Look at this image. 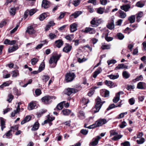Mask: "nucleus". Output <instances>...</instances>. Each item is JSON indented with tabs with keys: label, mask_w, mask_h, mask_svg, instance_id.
<instances>
[{
	"label": "nucleus",
	"mask_w": 146,
	"mask_h": 146,
	"mask_svg": "<svg viewBox=\"0 0 146 146\" xmlns=\"http://www.w3.org/2000/svg\"><path fill=\"white\" fill-rule=\"evenodd\" d=\"M60 57V55H54L52 56L49 61L50 66L52 68L55 67L56 65L57 61Z\"/></svg>",
	"instance_id": "f257e3e1"
},
{
	"label": "nucleus",
	"mask_w": 146,
	"mask_h": 146,
	"mask_svg": "<svg viewBox=\"0 0 146 146\" xmlns=\"http://www.w3.org/2000/svg\"><path fill=\"white\" fill-rule=\"evenodd\" d=\"M76 88H68L65 90L64 91V93L68 96L70 95L72 93H75L82 89V87L80 86L76 87Z\"/></svg>",
	"instance_id": "f03ea898"
},
{
	"label": "nucleus",
	"mask_w": 146,
	"mask_h": 146,
	"mask_svg": "<svg viewBox=\"0 0 146 146\" xmlns=\"http://www.w3.org/2000/svg\"><path fill=\"white\" fill-rule=\"evenodd\" d=\"M96 103L95 106L96 110H94L95 113L98 112L101 108L103 104L105 102V101H101L100 98L98 97L96 100Z\"/></svg>",
	"instance_id": "7ed1b4c3"
},
{
	"label": "nucleus",
	"mask_w": 146,
	"mask_h": 146,
	"mask_svg": "<svg viewBox=\"0 0 146 146\" xmlns=\"http://www.w3.org/2000/svg\"><path fill=\"white\" fill-rule=\"evenodd\" d=\"M74 74L73 73H67L65 76V80L67 82L72 81L74 78Z\"/></svg>",
	"instance_id": "20e7f679"
},
{
	"label": "nucleus",
	"mask_w": 146,
	"mask_h": 146,
	"mask_svg": "<svg viewBox=\"0 0 146 146\" xmlns=\"http://www.w3.org/2000/svg\"><path fill=\"white\" fill-rule=\"evenodd\" d=\"M36 11V10L35 9L27 10L25 13L24 17H25V18H26L29 15L30 16H32L33 15Z\"/></svg>",
	"instance_id": "39448f33"
},
{
	"label": "nucleus",
	"mask_w": 146,
	"mask_h": 146,
	"mask_svg": "<svg viewBox=\"0 0 146 146\" xmlns=\"http://www.w3.org/2000/svg\"><path fill=\"white\" fill-rule=\"evenodd\" d=\"M82 32L85 33H89L90 34H93L95 33L96 31L93 28L86 27L84 31L82 30Z\"/></svg>",
	"instance_id": "423d86ee"
},
{
	"label": "nucleus",
	"mask_w": 146,
	"mask_h": 146,
	"mask_svg": "<svg viewBox=\"0 0 146 146\" xmlns=\"http://www.w3.org/2000/svg\"><path fill=\"white\" fill-rule=\"evenodd\" d=\"M92 26L93 27H96L100 23V19L95 20V18L93 19L90 22Z\"/></svg>",
	"instance_id": "0eeeda50"
},
{
	"label": "nucleus",
	"mask_w": 146,
	"mask_h": 146,
	"mask_svg": "<svg viewBox=\"0 0 146 146\" xmlns=\"http://www.w3.org/2000/svg\"><path fill=\"white\" fill-rule=\"evenodd\" d=\"M51 97L50 96H46L42 97L41 100L42 102L46 104H48L51 102Z\"/></svg>",
	"instance_id": "6e6552de"
},
{
	"label": "nucleus",
	"mask_w": 146,
	"mask_h": 146,
	"mask_svg": "<svg viewBox=\"0 0 146 146\" xmlns=\"http://www.w3.org/2000/svg\"><path fill=\"white\" fill-rule=\"evenodd\" d=\"M130 8L131 6L129 4L123 5L120 6L121 9L126 12L128 11Z\"/></svg>",
	"instance_id": "1a4fd4ad"
},
{
	"label": "nucleus",
	"mask_w": 146,
	"mask_h": 146,
	"mask_svg": "<svg viewBox=\"0 0 146 146\" xmlns=\"http://www.w3.org/2000/svg\"><path fill=\"white\" fill-rule=\"evenodd\" d=\"M35 31L34 30L33 27L32 26H29L27 28L26 32L28 33L29 35H32L35 33Z\"/></svg>",
	"instance_id": "9d476101"
},
{
	"label": "nucleus",
	"mask_w": 146,
	"mask_h": 146,
	"mask_svg": "<svg viewBox=\"0 0 146 146\" xmlns=\"http://www.w3.org/2000/svg\"><path fill=\"white\" fill-rule=\"evenodd\" d=\"M20 104L18 103V106L16 110H14L11 114V116L14 117L15 116L16 114L19 112L20 109Z\"/></svg>",
	"instance_id": "9b49d317"
},
{
	"label": "nucleus",
	"mask_w": 146,
	"mask_h": 146,
	"mask_svg": "<svg viewBox=\"0 0 146 146\" xmlns=\"http://www.w3.org/2000/svg\"><path fill=\"white\" fill-rule=\"evenodd\" d=\"M77 24L74 23L71 24L70 26V29L71 33H73L77 30Z\"/></svg>",
	"instance_id": "f8f14e48"
},
{
	"label": "nucleus",
	"mask_w": 146,
	"mask_h": 146,
	"mask_svg": "<svg viewBox=\"0 0 146 146\" xmlns=\"http://www.w3.org/2000/svg\"><path fill=\"white\" fill-rule=\"evenodd\" d=\"M107 122L106 120L105 119H101L96 121L97 125L98 127L101 126L102 125L105 124Z\"/></svg>",
	"instance_id": "ddd939ff"
},
{
	"label": "nucleus",
	"mask_w": 146,
	"mask_h": 146,
	"mask_svg": "<svg viewBox=\"0 0 146 146\" xmlns=\"http://www.w3.org/2000/svg\"><path fill=\"white\" fill-rule=\"evenodd\" d=\"M50 5V3L47 0H43L42 1V6L45 9L48 8Z\"/></svg>",
	"instance_id": "4468645a"
},
{
	"label": "nucleus",
	"mask_w": 146,
	"mask_h": 146,
	"mask_svg": "<svg viewBox=\"0 0 146 146\" xmlns=\"http://www.w3.org/2000/svg\"><path fill=\"white\" fill-rule=\"evenodd\" d=\"M0 122L1 129L2 131H3V129L5 127V119L2 117H0Z\"/></svg>",
	"instance_id": "2eb2a0df"
},
{
	"label": "nucleus",
	"mask_w": 146,
	"mask_h": 146,
	"mask_svg": "<svg viewBox=\"0 0 146 146\" xmlns=\"http://www.w3.org/2000/svg\"><path fill=\"white\" fill-rule=\"evenodd\" d=\"M102 69L100 67H99L93 73V76L94 78H96L97 75L101 73Z\"/></svg>",
	"instance_id": "dca6fc26"
},
{
	"label": "nucleus",
	"mask_w": 146,
	"mask_h": 146,
	"mask_svg": "<svg viewBox=\"0 0 146 146\" xmlns=\"http://www.w3.org/2000/svg\"><path fill=\"white\" fill-rule=\"evenodd\" d=\"M72 47L69 44H67L63 48V51L68 53L72 49Z\"/></svg>",
	"instance_id": "f3484780"
},
{
	"label": "nucleus",
	"mask_w": 146,
	"mask_h": 146,
	"mask_svg": "<svg viewBox=\"0 0 146 146\" xmlns=\"http://www.w3.org/2000/svg\"><path fill=\"white\" fill-rule=\"evenodd\" d=\"M100 93L102 96L106 97L109 96V92L108 90H102L100 91Z\"/></svg>",
	"instance_id": "a211bd4d"
},
{
	"label": "nucleus",
	"mask_w": 146,
	"mask_h": 146,
	"mask_svg": "<svg viewBox=\"0 0 146 146\" xmlns=\"http://www.w3.org/2000/svg\"><path fill=\"white\" fill-rule=\"evenodd\" d=\"M98 138V139H96L94 140L93 139V141L90 143L89 144L90 146H96L97 145L98 143L99 140L100 139L101 137Z\"/></svg>",
	"instance_id": "6ab92c4d"
},
{
	"label": "nucleus",
	"mask_w": 146,
	"mask_h": 146,
	"mask_svg": "<svg viewBox=\"0 0 146 146\" xmlns=\"http://www.w3.org/2000/svg\"><path fill=\"white\" fill-rule=\"evenodd\" d=\"M18 48L17 45H14L13 46L9 48L8 49V52H11L17 50Z\"/></svg>",
	"instance_id": "aec40b11"
},
{
	"label": "nucleus",
	"mask_w": 146,
	"mask_h": 146,
	"mask_svg": "<svg viewBox=\"0 0 146 146\" xmlns=\"http://www.w3.org/2000/svg\"><path fill=\"white\" fill-rule=\"evenodd\" d=\"M107 26L111 30L113 29L114 27L113 21L112 20L109 23Z\"/></svg>",
	"instance_id": "412c9836"
},
{
	"label": "nucleus",
	"mask_w": 146,
	"mask_h": 146,
	"mask_svg": "<svg viewBox=\"0 0 146 146\" xmlns=\"http://www.w3.org/2000/svg\"><path fill=\"white\" fill-rule=\"evenodd\" d=\"M31 116L30 115L27 116L21 122V124H23L29 121L31 119Z\"/></svg>",
	"instance_id": "4be33fe9"
},
{
	"label": "nucleus",
	"mask_w": 146,
	"mask_h": 146,
	"mask_svg": "<svg viewBox=\"0 0 146 146\" xmlns=\"http://www.w3.org/2000/svg\"><path fill=\"white\" fill-rule=\"evenodd\" d=\"M123 68H127V66H124V64H119L115 68V70H117L120 69H122Z\"/></svg>",
	"instance_id": "5701e85b"
},
{
	"label": "nucleus",
	"mask_w": 146,
	"mask_h": 146,
	"mask_svg": "<svg viewBox=\"0 0 146 146\" xmlns=\"http://www.w3.org/2000/svg\"><path fill=\"white\" fill-rule=\"evenodd\" d=\"M56 44V46L58 48H60L63 45L62 41L60 40H56L55 42Z\"/></svg>",
	"instance_id": "b1692460"
},
{
	"label": "nucleus",
	"mask_w": 146,
	"mask_h": 146,
	"mask_svg": "<svg viewBox=\"0 0 146 146\" xmlns=\"http://www.w3.org/2000/svg\"><path fill=\"white\" fill-rule=\"evenodd\" d=\"M119 16L120 18L123 19L125 18L126 16V13L121 10H119Z\"/></svg>",
	"instance_id": "393cba45"
},
{
	"label": "nucleus",
	"mask_w": 146,
	"mask_h": 146,
	"mask_svg": "<svg viewBox=\"0 0 146 146\" xmlns=\"http://www.w3.org/2000/svg\"><path fill=\"white\" fill-rule=\"evenodd\" d=\"M71 111L69 109H66L63 110L62 111V112L63 115H68L71 113Z\"/></svg>",
	"instance_id": "a878e982"
},
{
	"label": "nucleus",
	"mask_w": 146,
	"mask_h": 146,
	"mask_svg": "<svg viewBox=\"0 0 146 146\" xmlns=\"http://www.w3.org/2000/svg\"><path fill=\"white\" fill-rule=\"evenodd\" d=\"M39 127V123L38 122H36L33 125V126L31 130L32 131H36L38 129Z\"/></svg>",
	"instance_id": "bb28decb"
},
{
	"label": "nucleus",
	"mask_w": 146,
	"mask_h": 146,
	"mask_svg": "<svg viewBox=\"0 0 146 146\" xmlns=\"http://www.w3.org/2000/svg\"><path fill=\"white\" fill-rule=\"evenodd\" d=\"M123 77L125 79L128 78L130 76V74L126 71H124L122 72Z\"/></svg>",
	"instance_id": "cd10ccee"
},
{
	"label": "nucleus",
	"mask_w": 146,
	"mask_h": 146,
	"mask_svg": "<svg viewBox=\"0 0 146 146\" xmlns=\"http://www.w3.org/2000/svg\"><path fill=\"white\" fill-rule=\"evenodd\" d=\"M78 55V54H77L76 56L78 58V61L79 62L81 63L87 60L86 59H84V56L83 57H80V56H79Z\"/></svg>",
	"instance_id": "c85d7f7f"
},
{
	"label": "nucleus",
	"mask_w": 146,
	"mask_h": 146,
	"mask_svg": "<svg viewBox=\"0 0 146 146\" xmlns=\"http://www.w3.org/2000/svg\"><path fill=\"white\" fill-rule=\"evenodd\" d=\"M78 116L81 119H84L85 117V113L83 111H80L78 114Z\"/></svg>",
	"instance_id": "c756f323"
},
{
	"label": "nucleus",
	"mask_w": 146,
	"mask_h": 146,
	"mask_svg": "<svg viewBox=\"0 0 146 146\" xmlns=\"http://www.w3.org/2000/svg\"><path fill=\"white\" fill-rule=\"evenodd\" d=\"M36 106V104L34 103H31L28 107V109L29 110H31L34 108Z\"/></svg>",
	"instance_id": "7c9ffc66"
},
{
	"label": "nucleus",
	"mask_w": 146,
	"mask_h": 146,
	"mask_svg": "<svg viewBox=\"0 0 146 146\" xmlns=\"http://www.w3.org/2000/svg\"><path fill=\"white\" fill-rule=\"evenodd\" d=\"M11 74L13 77H15L19 75V71L17 70L12 71Z\"/></svg>",
	"instance_id": "2f4dec72"
},
{
	"label": "nucleus",
	"mask_w": 146,
	"mask_h": 146,
	"mask_svg": "<svg viewBox=\"0 0 146 146\" xmlns=\"http://www.w3.org/2000/svg\"><path fill=\"white\" fill-rule=\"evenodd\" d=\"M128 20L130 23H133L135 21V18L134 15H132L129 17L128 19Z\"/></svg>",
	"instance_id": "473e14b6"
},
{
	"label": "nucleus",
	"mask_w": 146,
	"mask_h": 146,
	"mask_svg": "<svg viewBox=\"0 0 146 146\" xmlns=\"http://www.w3.org/2000/svg\"><path fill=\"white\" fill-rule=\"evenodd\" d=\"M108 76L110 79L114 80L117 78L119 77V75L118 74L116 75L111 74L108 75Z\"/></svg>",
	"instance_id": "72a5a7b5"
},
{
	"label": "nucleus",
	"mask_w": 146,
	"mask_h": 146,
	"mask_svg": "<svg viewBox=\"0 0 146 146\" xmlns=\"http://www.w3.org/2000/svg\"><path fill=\"white\" fill-rule=\"evenodd\" d=\"M105 83L106 85L110 88L111 87L113 84V83L111 81L107 80H106L105 81Z\"/></svg>",
	"instance_id": "f704fd0d"
},
{
	"label": "nucleus",
	"mask_w": 146,
	"mask_h": 146,
	"mask_svg": "<svg viewBox=\"0 0 146 146\" xmlns=\"http://www.w3.org/2000/svg\"><path fill=\"white\" fill-rule=\"evenodd\" d=\"M82 13V12L80 11H78L76 12L75 13L72 14L71 16H74V18H76L78 16L80 15Z\"/></svg>",
	"instance_id": "c9c22d12"
},
{
	"label": "nucleus",
	"mask_w": 146,
	"mask_h": 146,
	"mask_svg": "<svg viewBox=\"0 0 146 146\" xmlns=\"http://www.w3.org/2000/svg\"><path fill=\"white\" fill-rule=\"evenodd\" d=\"M12 83L11 81H7L4 82L3 84L0 86V88H3L4 86H9Z\"/></svg>",
	"instance_id": "e433bc0d"
},
{
	"label": "nucleus",
	"mask_w": 146,
	"mask_h": 146,
	"mask_svg": "<svg viewBox=\"0 0 146 146\" xmlns=\"http://www.w3.org/2000/svg\"><path fill=\"white\" fill-rule=\"evenodd\" d=\"M65 103V101H63L60 102L58 105L56 107L58 109V110H61L63 108V106L64 104Z\"/></svg>",
	"instance_id": "4c0bfd02"
},
{
	"label": "nucleus",
	"mask_w": 146,
	"mask_h": 146,
	"mask_svg": "<svg viewBox=\"0 0 146 146\" xmlns=\"http://www.w3.org/2000/svg\"><path fill=\"white\" fill-rule=\"evenodd\" d=\"M143 15V13L142 12H139L137 14V16L136 19L137 21L138 22H139L140 21V18Z\"/></svg>",
	"instance_id": "58836bf2"
},
{
	"label": "nucleus",
	"mask_w": 146,
	"mask_h": 146,
	"mask_svg": "<svg viewBox=\"0 0 146 146\" xmlns=\"http://www.w3.org/2000/svg\"><path fill=\"white\" fill-rule=\"evenodd\" d=\"M120 99V96L116 94L113 100V102L115 103H117Z\"/></svg>",
	"instance_id": "ea45409f"
},
{
	"label": "nucleus",
	"mask_w": 146,
	"mask_h": 146,
	"mask_svg": "<svg viewBox=\"0 0 146 146\" xmlns=\"http://www.w3.org/2000/svg\"><path fill=\"white\" fill-rule=\"evenodd\" d=\"M55 118L54 117H49L46 120L44 121V123H50L54 120V119Z\"/></svg>",
	"instance_id": "a19ab883"
},
{
	"label": "nucleus",
	"mask_w": 146,
	"mask_h": 146,
	"mask_svg": "<svg viewBox=\"0 0 146 146\" xmlns=\"http://www.w3.org/2000/svg\"><path fill=\"white\" fill-rule=\"evenodd\" d=\"M47 17V15L46 13L41 14L39 17V19L40 21H43Z\"/></svg>",
	"instance_id": "79ce46f5"
},
{
	"label": "nucleus",
	"mask_w": 146,
	"mask_h": 146,
	"mask_svg": "<svg viewBox=\"0 0 146 146\" xmlns=\"http://www.w3.org/2000/svg\"><path fill=\"white\" fill-rule=\"evenodd\" d=\"M139 138L140 137H138ZM137 140V142L138 144H141L143 143L145 141V139L143 137H141Z\"/></svg>",
	"instance_id": "37998d69"
},
{
	"label": "nucleus",
	"mask_w": 146,
	"mask_h": 146,
	"mask_svg": "<svg viewBox=\"0 0 146 146\" xmlns=\"http://www.w3.org/2000/svg\"><path fill=\"white\" fill-rule=\"evenodd\" d=\"M144 5V4L141 1H138L135 4V6L141 8Z\"/></svg>",
	"instance_id": "c03bdc74"
},
{
	"label": "nucleus",
	"mask_w": 146,
	"mask_h": 146,
	"mask_svg": "<svg viewBox=\"0 0 146 146\" xmlns=\"http://www.w3.org/2000/svg\"><path fill=\"white\" fill-rule=\"evenodd\" d=\"M144 84V83L142 82H139L137 85V88L139 89H143L144 88L143 84Z\"/></svg>",
	"instance_id": "a18cd8bd"
},
{
	"label": "nucleus",
	"mask_w": 146,
	"mask_h": 146,
	"mask_svg": "<svg viewBox=\"0 0 146 146\" xmlns=\"http://www.w3.org/2000/svg\"><path fill=\"white\" fill-rule=\"evenodd\" d=\"M97 12L100 14H102L104 12V9L100 7L97 9Z\"/></svg>",
	"instance_id": "49530a36"
},
{
	"label": "nucleus",
	"mask_w": 146,
	"mask_h": 146,
	"mask_svg": "<svg viewBox=\"0 0 146 146\" xmlns=\"http://www.w3.org/2000/svg\"><path fill=\"white\" fill-rule=\"evenodd\" d=\"M81 0H74L72 2V4L75 6L76 7L80 4Z\"/></svg>",
	"instance_id": "de8ad7c7"
},
{
	"label": "nucleus",
	"mask_w": 146,
	"mask_h": 146,
	"mask_svg": "<svg viewBox=\"0 0 146 146\" xmlns=\"http://www.w3.org/2000/svg\"><path fill=\"white\" fill-rule=\"evenodd\" d=\"M49 78V77L48 76L44 75L42 77V81L45 82L48 81Z\"/></svg>",
	"instance_id": "09e8293b"
},
{
	"label": "nucleus",
	"mask_w": 146,
	"mask_h": 146,
	"mask_svg": "<svg viewBox=\"0 0 146 146\" xmlns=\"http://www.w3.org/2000/svg\"><path fill=\"white\" fill-rule=\"evenodd\" d=\"M117 36L118 38L120 40H122L124 37V35L121 33H118L117 35Z\"/></svg>",
	"instance_id": "8fccbe9b"
},
{
	"label": "nucleus",
	"mask_w": 146,
	"mask_h": 146,
	"mask_svg": "<svg viewBox=\"0 0 146 146\" xmlns=\"http://www.w3.org/2000/svg\"><path fill=\"white\" fill-rule=\"evenodd\" d=\"M38 61V59L37 58H34L32 59L31 60L32 64L33 65L35 64Z\"/></svg>",
	"instance_id": "3c124183"
},
{
	"label": "nucleus",
	"mask_w": 146,
	"mask_h": 146,
	"mask_svg": "<svg viewBox=\"0 0 146 146\" xmlns=\"http://www.w3.org/2000/svg\"><path fill=\"white\" fill-rule=\"evenodd\" d=\"M45 65L44 63H42L40 65L39 69L38 71L39 72H41L42 70H43L44 68Z\"/></svg>",
	"instance_id": "603ef678"
},
{
	"label": "nucleus",
	"mask_w": 146,
	"mask_h": 146,
	"mask_svg": "<svg viewBox=\"0 0 146 146\" xmlns=\"http://www.w3.org/2000/svg\"><path fill=\"white\" fill-rule=\"evenodd\" d=\"M49 37L52 40L56 38V35L54 34L51 33L49 34Z\"/></svg>",
	"instance_id": "864d4df0"
},
{
	"label": "nucleus",
	"mask_w": 146,
	"mask_h": 146,
	"mask_svg": "<svg viewBox=\"0 0 146 146\" xmlns=\"http://www.w3.org/2000/svg\"><path fill=\"white\" fill-rule=\"evenodd\" d=\"M73 35H68L66 36L65 37V38L67 39L68 40L70 41L72 40V39L73 38Z\"/></svg>",
	"instance_id": "5fc2aeb1"
},
{
	"label": "nucleus",
	"mask_w": 146,
	"mask_h": 146,
	"mask_svg": "<svg viewBox=\"0 0 146 146\" xmlns=\"http://www.w3.org/2000/svg\"><path fill=\"white\" fill-rule=\"evenodd\" d=\"M117 133L113 131H110V136H114V137H117ZM117 137H121L120 136H117Z\"/></svg>",
	"instance_id": "6e6d98bb"
},
{
	"label": "nucleus",
	"mask_w": 146,
	"mask_h": 146,
	"mask_svg": "<svg viewBox=\"0 0 146 146\" xmlns=\"http://www.w3.org/2000/svg\"><path fill=\"white\" fill-rule=\"evenodd\" d=\"M10 13L11 15H14L15 14V9L14 8H12L11 9L10 11Z\"/></svg>",
	"instance_id": "4d7b16f0"
},
{
	"label": "nucleus",
	"mask_w": 146,
	"mask_h": 146,
	"mask_svg": "<svg viewBox=\"0 0 146 146\" xmlns=\"http://www.w3.org/2000/svg\"><path fill=\"white\" fill-rule=\"evenodd\" d=\"M13 98V96L11 94H9L8 96V98L7 99V101L10 102Z\"/></svg>",
	"instance_id": "13d9d810"
},
{
	"label": "nucleus",
	"mask_w": 146,
	"mask_h": 146,
	"mask_svg": "<svg viewBox=\"0 0 146 146\" xmlns=\"http://www.w3.org/2000/svg\"><path fill=\"white\" fill-rule=\"evenodd\" d=\"M127 114V112H125L121 113L119 115L118 117H117V118L118 119H120L121 118L124 117L125 115H126Z\"/></svg>",
	"instance_id": "bf43d9fd"
},
{
	"label": "nucleus",
	"mask_w": 146,
	"mask_h": 146,
	"mask_svg": "<svg viewBox=\"0 0 146 146\" xmlns=\"http://www.w3.org/2000/svg\"><path fill=\"white\" fill-rule=\"evenodd\" d=\"M103 49H108L110 48V46L109 45L103 44L101 46Z\"/></svg>",
	"instance_id": "052dcab7"
},
{
	"label": "nucleus",
	"mask_w": 146,
	"mask_h": 146,
	"mask_svg": "<svg viewBox=\"0 0 146 146\" xmlns=\"http://www.w3.org/2000/svg\"><path fill=\"white\" fill-rule=\"evenodd\" d=\"M116 62V60L114 59L108 60L107 62L108 63V65H109L111 64H115Z\"/></svg>",
	"instance_id": "680f3d73"
},
{
	"label": "nucleus",
	"mask_w": 146,
	"mask_h": 146,
	"mask_svg": "<svg viewBox=\"0 0 146 146\" xmlns=\"http://www.w3.org/2000/svg\"><path fill=\"white\" fill-rule=\"evenodd\" d=\"M121 145H123V146H130V145L129 142L127 141H125L124 142L121 143Z\"/></svg>",
	"instance_id": "e2e57ef3"
},
{
	"label": "nucleus",
	"mask_w": 146,
	"mask_h": 146,
	"mask_svg": "<svg viewBox=\"0 0 146 146\" xmlns=\"http://www.w3.org/2000/svg\"><path fill=\"white\" fill-rule=\"evenodd\" d=\"M127 125V123L125 121H123L119 125V126L121 128H123Z\"/></svg>",
	"instance_id": "0e129e2a"
},
{
	"label": "nucleus",
	"mask_w": 146,
	"mask_h": 146,
	"mask_svg": "<svg viewBox=\"0 0 146 146\" xmlns=\"http://www.w3.org/2000/svg\"><path fill=\"white\" fill-rule=\"evenodd\" d=\"M129 102L131 105H133L135 102V100L134 98H132L130 99L129 100Z\"/></svg>",
	"instance_id": "69168bd1"
},
{
	"label": "nucleus",
	"mask_w": 146,
	"mask_h": 146,
	"mask_svg": "<svg viewBox=\"0 0 146 146\" xmlns=\"http://www.w3.org/2000/svg\"><path fill=\"white\" fill-rule=\"evenodd\" d=\"M44 43L40 44L38 45H37L36 46V47L35 49H40V48H41L42 47V46H43L44 44H45L46 43V41L45 40L44 41Z\"/></svg>",
	"instance_id": "338daca9"
},
{
	"label": "nucleus",
	"mask_w": 146,
	"mask_h": 146,
	"mask_svg": "<svg viewBox=\"0 0 146 146\" xmlns=\"http://www.w3.org/2000/svg\"><path fill=\"white\" fill-rule=\"evenodd\" d=\"M115 107H116L114 104H111L109 106V107L107 109V110H109Z\"/></svg>",
	"instance_id": "774afa93"
}]
</instances>
